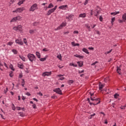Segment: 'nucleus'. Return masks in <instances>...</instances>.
<instances>
[{
	"mask_svg": "<svg viewBox=\"0 0 126 126\" xmlns=\"http://www.w3.org/2000/svg\"><path fill=\"white\" fill-rule=\"evenodd\" d=\"M28 58L30 62H33V61L36 60V57L34 56V54H29L28 55Z\"/></svg>",
	"mask_w": 126,
	"mask_h": 126,
	"instance_id": "1",
	"label": "nucleus"
},
{
	"mask_svg": "<svg viewBox=\"0 0 126 126\" xmlns=\"http://www.w3.org/2000/svg\"><path fill=\"white\" fill-rule=\"evenodd\" d=\"M23 10H25V8L24 7L18 8L15 10L12 11L13 13L16 12V13H21Z\"/></svg>",
	"mask_w": 126,
	"mask_h": 126,
	"instance_id": "2",
	"label": "nucleus"
},
{
	"mask_svg": "<svg viewBox=\"0 0 126 126\" xmlns=\"http://www.w3.org/2000/svg\"><path fill=\"white\" fill-rule=\"evenodd\" d=\"M36 3L33 4L30 8V11H34L35 9H38Z\"/></svg>",
	"mask_w": 126,
	"mask_h": 126,
	"instance_id": "3",
	"label": "nucleus"
},
{
	"mask_svg": "<svg viewBox=\"0 0 126 126\" xmlns=\"http://www.w3.org/2000/svg\"><path fill=\"white\" fill-rule=\"evenodd\" d=\"M90 98H91V100L92 101H95V102H97V101H98V102H96V103H94V105H98V104H100V103L101 102L100 101V98H97L94 99V98H93V97H92V96H91Z\"/></svg>",
	"mask_w": 126,
	"mask_h": 126,
	"instance_id": "4",
	"label": "nucleus"
},
{
	"mask_svg": "<svg viewBox=\"0 0 126 126\" xmlns=\"http://www.w3.org/2000/svg\"><path fill=\"white\" fill-rule=\"evenodd\" d=\"M54 92H56L57 94H59L60 95H63V93H62V90L60 88H56L53 90Z\"/></svg>",
	"mask_w": 126,
	"mask_h": 126,
	"instance_id": "5",
	"label": "nucleus"
},
{
	"mask_svg": "<svg viewBox=\"0 0 126 126\" xmlns=\"http://www.w3.org/2000/svg\"><path fill=\"white\" fill-rule=\"evenodd\" d=\"M66 26V23H62L61 25H60L59 27L57 28L56 30H61V29H63V27H64Z\"/></svg>",
	"mask_w": 126,
	"mask_h": 126,
	"instance_id": "6",
	"label": "nucleus"
},
{
	"mask_svg": "<svg viewBox=\"0 0 126 126\" xmlns=\"http://www.w3.org/2000/svg\"><path fill=\"white\" fill-rule=\"evenodd\" d=\"M52 74V72H45L42 74V76H50Z\"/></svg>",
	"mask_w": 126,
	"mask_h": 126,
	"instance_id": "7",
	"label": "nucleus"
},
{
	"mask_svg": "<svg viewBox=\"0 0 126 126\" xmlns=\"http://www.w3.org/2000/svg\"><path fill=\"white\" fill-rule=\"evenodd\" d=\"M53 12H55V11H54L53 9H51L48 11V12L46 14V15L47 16H49V15H51V14H52V13H53Z\"/></svg>",
	"mask_w": 126,
	"mask_h": 126,
	"instance_id": "8",
	"label": "nucleus"
},
{
	"mask_svg": "<svg viewBox=\"0 0 126 126\" xmlns=\"http://www.w3.org/2000/svg\"><path fill=\"white\" fill-rule=\"evenodd\" d=\"M77 63H78L80 67H81L83 66V61H79Z\"/></svg>",
	"mask_w": 126,
	"mask_h": 126,
	"instance_id": "9",
	"label": "nucleus"
},
{
	"mask_svg": "<svg viewBox=\"0 0 126 126\" xmlns=\"http://www.w3.org/2000/svg\"><path fill=\"white\" fill-rule=\"evenodd\" d=\"M18 66L19 67V68H21V69H23V67H24V65L22 64V63H19L18 64Z\"/></svg>",
	"mask_w": 126,
	"mask_h": 126,
	"instance_id": "10",
	"label": "nucleus"
},
{
	"mask_svg": "<svg viewBox=\"0 0 126 126\" xmlns=\"http://www.w3.org/2000/svg\"><path fill=\"white\" fill-rule=\"evenodd\" d=\"M122 19L124 22L126 21V13H125L122 16Z\"/></svg>",
	"mask_w": 126,
	"mask_h": 126,
	"instance_id": "11",
	"label": "nucleus"
},
{
	"mask_svg": "<svg viewBox=\"0 0 126 126\" xmlns=\"http://www.w3.org/2000/svg\"><path fill=\"white\" fill-rule=\"evenodd\" d=\"M16 43L19 44V45H23V42L21 41V40H19V39L16 40Z\"/></svg>",
	"mask_w": 126,
	"mask_h": 126,
	"instance_id": "12",
	"label": "nucleus"
},
{
	"mask_svg": "<svg viewBox=\"0 0 126 126\" xmlns=\"http://www.w3.org/2000/svg\"><path fill=\"white\" fill-rule=\"evenodd\" d=\"M65 7H67V5L60 6L59 8V9H65Z\"/></svg>",
	"mask_w": 126,
	"mask_h": 126,
	"instance_id": "13",
	"label": "nucleus"
},
{
	"mask_svg": "<svg viewBox=\"0 0 126 126\" xmlns=\"http://www.w3.org/2000/svg\"><path fill=\"white\" fill-rule=\"evenodd\" d=\"M17 28H18V30L19 31H20V32H21V31H23V30H22V26L21 25H19L17 26Z\"/></svg>",
	"mask_w": 126,
	"mask_h": 126,
	"instance_id": "14",
	"label": "nucleus"
},
{
	"mask_svg": "<svg viewBox=\"0 0 126 126\" xmlns=\"http://www.w3.org/2000/svg\"><path fill=\"white\" fill-rule=\"evenodd\" d=\"M79 17H82L83 18H84L86 17V14H85V13L80 14L79 15Z\"/></svg>",
	"mask_w": 126,
	"mask_h": 126,
	"instance_id": "15",
	"label": "nucleus"
},
{
	"mask_svg": "<svg viewBox=\"0 0 126 126\" xmlns=\"http://www.w3.org/2000/svg\"><path fill=\"white\" fill-rule=\"evenodd\" d=\"M83 52H84V53H86V54H88V55H89V52H88V50L86 48H83L82 49Z\"/></svg>",
	"mask_w": 126,
	"mask_h": 126,
	"instance_id": "16",
	"label": "nucleus"
},
{
	"mask_svg": "<svg viewBox=\"0 0 126 126\" xmlns=\"http://www.w3.org/2000/svg\"><path fill=\"white\" fill-rule=\"evenodd\" d=\"M24 1H25V0H20L19 2L18 3V5H21V4H23Z\"/></svg>",
	"mask_w": 126,
	"mask_h": 126,
	"instance_id": "17",
	"label": "nucleus"
},
{
	"mask_svg": "<svg viewBox=\"0 0 126 126\" xmlns=\"http://www.w3.org/2000/svg\"><path fill=\"white\" fill-rule=\"evenodd\" d=\"M115 20H116V18L113 17L112 18L111 21V23L112 25H114V22H115Z\"/></svg>",
	"mask_w": 126,
	"mask_h": 126,
	"instance_id": "18",
	"label": "nucleus"
},
{
	"mask_svg": "<svg viewBox=\"0 0 126 126\" xmlns=\"http://www.w3.org/2000/svg\"><path fill=\"white\" fill-rule=\"evenodd\" d=\"M36 55L38 59L41 58V55L40 54V53H39V52H36Z\"/></svg>",
	"mask_w": 126,
	"mask_h": 126,
	"instance_id": "19",
	"label": "nucleus"
},
{
	"mask_svg": "<svg viewBox=\"0 0 126 126\" xmlns=\"http://www.w3.org/2000/svg\"><path fill=\"white\" fill-rule=\"evenodd\" d=\"M87 101L89 103L90 105H94V106H95V103H92L91 102H90V98H88Z\"/></svg>",
	"mask_w": 126,
	"mask_h": 126,
	"instance_id": "20",
	"label": "nucleus"
},
{
	"mask_svg": "<svg viewBox=\"0 0 126 126\" xmlns=\"http://www.w3.org/2000/svg\"><path fill=\"white\" fill-rule=\"evenodd\" d=\"M119 13H120L119 11L111 13V15H117V14H119Z\"/></svg>",
	"mask_w": 126,
	"mask_h": 126,
	"instance_id": "21",
	"label": "nucleus"
},
{
	"mask_svg": "<svg viewBox=\"0 0 126 126\" xmlns=\"http://www.w3.org/2000/svg\"><path fill=\"white\" fill-rule=\"evenodd\" d=\"M66 19H68L69 20H71L72 19V15H70L68 17H66Z\"/></svg>",
	"mask_w": 126,
	"mask_h": 126,
	"instance_id": "22",
	"label": "nucleus"
},
{
	"mask_svg": "<svg viewBox=\"0 0 126 126\" xmlns=\"http://www.w3.org/2000/svg\"><path fill=\"white\" fill-rule=\"evenodd\" d=\"M53 6L54 5H53V4L51 3L48 7H46V9H47V8H52V7H53Z\"/></svg>",
	"mask_w": 126,
	"mask_h": 126,
	"instance_id": "23",
	"label": "nucleus"
},
{
	"mask_svg": "<svg viewBox=\"0 0 126 126\" xmlns=\"http://www.w3.org/2000/svg\"><path fill=\"white\" fill-rule=\"evenodd\" d=\"M35 31H37V30H36V29L30 30L29 32H30V34H33V33H34V32H35Z\"/></svg>",
	"mask_w": 126,
	"mask_h": 126,
	"instance_id": "24",
	"label": "nucleus"
},
{
	"mask_svg": "<svg viewBox=\"0 0 126 126\" xmlns=\"http://www.w3.org/2000/svg\"><path fill=\"white\" fill-rule=\"evenodd\" d=\"M117 71L118 73H119V74H121V68H120V67H119L118 66H117Z\"/></svg>",
	"mask_w": 126,
	"mask_h": 126,
	"instance_id": "25",
	"label": "nucleus"
},
{
	"mask_svg": "<svg viewBox=\"0 0 126 126\" xmlns=\"http://www.w3.org/2000/svg\"><path fill=\"white\" fill-rule=\"evenodd\" d=\"M39 24H40V22H35L33 23V26H37V25H39Z\"/></svg>",
	"mask_w": 126,
	"mask_h": 126,
	"instance_id": "26",
	"label": "nucleus"
},
{
	"mask_svg": "<svg viewBox=\"0 0 126 126\" xmlns=\"http://www.w3.org/2000/svg\"><path fill=\"white\" fill-rule=\"evenodd\" d=\"M19 58H20V59H21V60H22V61H23V62H25V60H26V59H25V57H23V56H19Z\"/></svg>",
	"mask_w": 126,
	"mask_h": 126,
	"instance_id": "27",
	"label": "nucleus"
},
{
	"mask_svg": "<svg viewBox=\"0 0 126 126\" xmlns=\"http://www.w3.org/2000/svg\"><path fill=\"white\" fill-rule=\"evenodd\" d=\"M103 87H104V85H101V83H100V84L99 85V90H101V89H103Z\"/></svg>",
	"mask_w": 126,
	"mask_h": 126,
	"instance_id": "28",
	"label": "nucleus"
},
{
	"mask_svg": "<svg viewBox=\"0 0 126 126\" xmlns=\"http://www.w3.org/2000/svg\"><path fill=\"white\" fill-rule=\"evenodd\" d=\"M12 52H13V53H14V54L15 55H17V53H18V52H17V50H15V49H13L12 50Z\"/></svg>",
	"mask_w": 126,
	"mask_h": 126,
	"instance_id": "29",
	"label": "nucleus"
},
{
	"mask_svg": "<svg viewBox=\"0 0 126 126\" xmlns=\"http://www.w3.org/2000/svg\"><path fill=\"white\" fill-rule=\"evenodd\" d=\"M69 65L71 66H74L75 67L77 66V64H74L73 63H70Z\"/></svg>",
	"mask_w": 126,
	"mask_h": 126,
	"instance_id": "30",
	"label": "nucleus"
},
{
	"mask_svg": "<svg viewBox=\"0 0 126 126\" xmlns=\"http://www.w3.org/2000/svg\"><path fill=\"white\" fill-rule=\"evenodd\" d=\"M46 59H47V57H45L44 58H41L39 59V61H40L41 62H45Z\"/></svg>",
	"mask_w": 126,
	"mask_h": 126,
	"instance_id": "31",
	"label": "nucleus"
},
{
	"mask_svg": "<svg viewBox=\"0 0 126 126\" xmlns=\"http://www.w3.org/2000/svg\"><path fill=\"white\" fill-rule=\"evenodd\" d=\"M25 84V81H24V79H22V86H23V87H24Z\"/></svg>",
	"mask_w": 126,
	"mask_h": 126,
	"instance_id": "32",
	"label": "nucleus"
},
{
	"mask_svg": "<svg viewBox=\"0 0 126 126\" xmlns=\"http://www.w3.org/2000/svg\"><path fill=\"white\" fill-rule=\"evenodd\" d=\"M15 18L16 20H20V19H21V17H20V16H18L17 17H15Z\"/></svg>",
	"mask_w": 126,
	"mask_h": 126,
	"instance_id": "33",
	"label": "nucleus"
},
{
	"mask_svg": "<svg viewBox=\"0 0 126 126\" xmlns=\"http://www.w3.org/2000/svg\"><path fill=\"white\" fill-rule=\"evenodd\" d=\"M68 83L69 84H71L73 83V80H69L68 81Z\"/></svg>",
	"mask_w": 126,
	"mask_h": 126,
	"instance_id": "34",
	"label": "nucleus"
},
{
	"mask_svg": "<svg viewBox=\"0 0 126 126\" xmlns=\"http://www.w3.org/2000/svg\"><path fill=\"white\" fill-rule=\"evenodd\" d=\"M119 95L118 94H114V98L115 99H118V97H119Z\"/></svg>",
	"mask_w": 126,
	"mask_h": 126,
	"instance_id": "35",
	"label": "nucleus"
},
{
	"mask_svg": "<svg viewBox=\"0 0 126 126\" xmlns=\"http://www.w3.org/2000/svg\"><path fill=\"white\" fill-rule=\"evenodd\" d=\"M16 18L14 17L11 21L10 22H14V21H16Z\"/></svg>",
	"mask_w": 126,
	"mask_h": 126,
	"instance_id": "36",
	"label": "nucleus"
},
{
	"mask_svg": "<svg viewBox=\"0 0 126 126\" xmlns=\"http://www.w3.org/2000/svg\"><path fill=\"white\" fill-rule=\"evenodd\" d=\"M86 27H87V29H88L89 31H90V26H88V25H85Z\"/></svg>",
	"mask_w": 126,
	"mask_h": 126,
	"instance_id": "37",
	"label": "nucleus"
},
{
	"mask_svg": "<svg viewBox=\"0 0 126 126\" xmlns=\"http://www.w3.org/2000/svg\"><path fill=\"white\" fill-rule=\"evenodd\" d=\"M42 51L43 52H49V49H47L46 48H44Z\"/></svg>",
	"mask_w": 126,
	"mask_h": 126,
	"instance_id": "38",
	"label": "nucleus"
},
{
	"mask_svg": "<svg viewBox=\"0 0 126 126\" xmlns=\"http://www.w3.org/2000/svg\"><path fill=\"white\" fill-rule=\"evenodd\" d=\"M12 110L15 111V106H14V104L13 103L12 104Z\"/></svg>",
	"mask_w": 126,
	"mask_h": 126,
	"instance_id": "39",
	"label": "nucleus"
},
{
	"mask_svg": "<svg viewBox=\"0 0 126 126\" xmlns=\"http://www.w3.org/2000/svg\"><path fill=\"white\" fill-rule=\"evenodd\" d=\"M10 68L12 70H13V71H14L15 69L14 68H13V66L12 65H10Z\"/></svg>",
	"mask_w": 126,
	"mask_h": 126,
	"instance_id": "40",
	"label": "nucleus"
},
{
	"mask_svg": "<svg viewBox=\"0 0 126 126\" xmlns=\"http://www.w3.org/2000/svg\"><path fill=\"white\" fill-rule=\"evenodd\" d=\"M95 12H96V14L94 15L95 16H96V17H98V15H99V11H96Z\"/></svg>",
	"mask_w": 126,
	"mask_h": 126,
	"instance_id": "41",
	"label": "nucleus"
},
{
	"mask_svg": "<svg viewBox=\"0 0 126 126\" xmlns=\"http://www.w3.org/2000/svg\"><path fill=\"white\" fill-rule=\"evenodd\" d=\"M19 114L21 117H24V114H23V113L20 112Z\"/></svg>",
	"mask_w": 126,
	"mask_h": 126,
	"instance_id": "42",
	"label": "nucleus"
},
{
	"mask_svg": "<svg viewBox=\"0 0 126 126\" xmlns=\"http://www.w3.org/2000/svg\"><path fill=\"white\" fill-rule=\"evenodd\" d=\"M126 106H121L120 108L122 110H125V109H126Z\"/></svg>",
	"mask_w": 126,
	"mask_h": 126,
	"instance_id": "43",
	"label": "nucleus"
},
{
	"mask_svg": "<svg viewBox=\"0 0 126 126\" xmlns=\"http://www.w3.org/2000/svg\"><path fill=\"white\" fill-rule=\"evenodd\" d=\"M13 30H15V31H17V30H18L17 27H13Z\"/></svg>",
	"mask_w": 126,
	"mask_h": 126,
	"instance_id": "44",
	"label": "nucleus"
},
{
	"mask_svg": "<svg viewBox=\"0 0 126 126\" xmlns=\"http://www.w3.org/2000/svg\"><path fill=\"white\" fill-rule=\"evenodd\" d=\"M99 20H100V21H101V22L103 21V17H102V16H100L99 17Z\"/></svg>",
	"mask_w": 126,
	"mask_h": 126,
	"instance_id": "45",
	"label": "nucleus"
},
{
	"mask_svg": "<svg viewBox=\"0 0 126 126\" xmlns=\"http://www.w3.org/2000/svg\"><path fill=\"white\" fill-rule=\"evenodd\" d=\"M96 63H98V62L96 61L94 63H93L91 65H95Z\"/></svg>",
	"mask_w": 126,
	"mask_h": 126,
	"instance_id": "46",
	"label": "nucleus"
},
{
	"mask_svg": "<svg viewBox=\"0 0 126 126\" xmlns=\"http://www.w3.org/2000/svg\"><path fill=\"white\" fill-rule=\"evenodd\" d=\"M12 73H13V72H12V71H11V72L9 74V76L10 77H12V76H13V74H12Z\"/></svg>",
	"mask_w": 126,
	"mask_h": 126,
	"instance_id": "47",
	"label": "nucleus"
},
{
	"mask_svg": "<svg viewBox=\"0 0 126 126\" xmlns=\"http://www.w3.org/2000/svg\"><path fill=\"white\" fill-rule=\"evenodd\" d=\"M13 44V43L11 42H9L7 43V45H9V46H11V45H12Z\"/></svg>",
	"mask_w": 126,
	"mask_h": 126,
	"instance_id": "48",
	"label": "nucleus"
},
{
	"mask_svg": "<svg viewBox=\"0 0 126 126\" xmlns=\"http://www.w3.org/2000/svg\"><path fill=\"white\" fill-rule=\"evenodd\" d=\"M95 32H96V34H97L98 35H100V34H101L100 32H99L98 31H96Z\"/></svg>",
	"mask_w": 126,
	"mask_h": 126,
	"instance_id": "49",
	"label": "nucleus"
},
{
	"mask_svg": "<svg viewBox=\"0 0 126 126\" xmlns=\"http://www.w3.org/2000/svg\"><path fill=\"white\" fill-rule=\"evenodd\" d=\"M23 76V75H22V74L20 73L19 74V78H22Z\"/></svg>",
	"mask_w": 126,
	"mask_h": 126,
	"instance_id": "50",
	"label": "nucleus"
},
{
	"mask_svg": "<svg viewBox=\"0 0 126 126\" xmlns=\"http://www.w3.org/2000/svg\"><path fill=\"white\" fill-rule=\"evenodd\" d=\"M24 43H25V44H27V40H26V38H24Z\"/></svg>",
	"mask_w": 126,
	"mask_h": 126,
	"instance_id": "51",
	"label": "nucleus"
},
{
	"mask_svg": "<svg viewBox=\"0 0 126 126\" xmlns=\"http://www.w3.org/2000/svg\"><path fill=\"white\" fill-rule=\"evenodd\" d=\"M57 58L59 59L60 60H62V55L58 56Z\"/></svg>",
	"mask_w": 126,
	"mask_h": 126,
	"instance_id": "52",
	"label": "nucleus"
},
{
	"mask_svg": "<svg viewBox=\"0 0 126 126\" xmlns=\"http://www.w3.org/2000/svg\"><path fill=\"white\" fill-rule=\"evenodd\" d=\"M78 72L80 74V73H83V72H84V70H83L81 71L80 70H79Z\"/></svg>",
	"mask_w": 126,
	"mask_h": 126,
	"instance_id": "53",
	"label": "nucleus"
},
{
	"mask_svg": "<svg viewBox=\"0 0 126 126\" xmlns=\"http://www.w3.org/2000/svg\"><path fill=\"white\" fill-rule=\"evenodd\" d=\"M68 33H69V32L67 31V32H63L64 35H66V34H68Z\"/></svg>",
	"mask_w": 126,
	"mask_h": 126,
	"instance_id": "54",
	"label": "nucleus"
},
{
	"mask_svg": "<svg viewBox=\"0 0 126 126\" xmlns=\"http://www.w3.org/2000/svg\"><path fill=\"white\" fill-rule=\"evenodd\" d=\"M73 33L74 34H78V32L77 31H74Z\"/></svg>",
	"mask_w": 126,
	"mask_h": 126,
	"instance_id": "55",
	"label": "nucleus"
},
{
	"mask_svg": "<svg viewBox=\"0 0 126 126\" xmlns=\"http://www.w3.org/2000/svg\"><path fill=\"white\" fill-rule=\"evenodd\" d=\"M26 95H27L28 96H30V95H31V94H30V93L28 92L26 93Z\"/></svg>",
	"mask_w": 126,
	"mask_h": 126,
	"instance_id": "56",
	"label": "nucleus"
},
{
	"mask_svg": "<svg viewBox=\"0 0 126 126\" xmlns=\"http://www.w3.org/2000/svg\"><path fill=\"white\" fill-rule=\"evenodd\" d=\"M63 79H64V77H61L59 80H63Z\"/></svg>",
	"mask_w": 126,
	"mask_h": 126,
	"instance_id": "57",
	"label": "nucleus"
},
{
	"mask_svg": "<svg viewBox=\"0 0 126 126\" xmlns=\"http://www.w3.org/2000/svg\"><path fill=\"white\" fill-rule=\"evenodd\" d=\"M57 6H55L54 8H52V9L55 11L57 9Z\"/></svg>",
	"mask_w": 126,
	"mask_h": 126,
	"instance_id": "58",
	"label": "nucleus"
},
{
	"mask_svg": "<svg viewBox=\"0 0 126 126\" xmlns=\"http://www.w3.org/2000/svg\"><path fill=\"white\" fill-rule=\"evenodd\" d=\"M87 3H88V1H87V0H86L85 3H84V5H86V4H87Z\"/></svg>",
	"mask_w": 126,
	"mask_h": 126,
	"instance_id": "59",
	"label": "nucleus"
},
{
	"mask_svg": "<svg viewBox=\"0 0 126 126\" xmlns=\"http://www.w3.org/2000/svg\"><path fill=\"white\" fill-rule=\"evenodd\" d=\"M37 94H38V95H40V96H43V94H42V93L41 92L37 93Z\"/></svg>",
	"mask_w": 126,
	"mask_h": 126,
	"instance_id": "60",
	"label": "nucleus"
},
{
	"mask_svg": "<svg viewBox=\"0 0 126 126\" xmlns=\"http://www.w3.org/2000/svg\"><path fill=\"white\" fill-rule=\"evenodd\" d=\"M89 50H92V51H93V50H94V48H93V47H89Z\"/></svg>",
	"mask_w": 126,
	"mask_h": 126,
	"instance_id": "61",
	"label": "nucleus"
},
{
	"mask_svg": "<svg viewBox=\"0 0 126 126\" xmlns=\"http://www.w3.org/2000/svg\"><path fill=\"white\" fill-rule=\"evenodd\" d=\"M84 57L82 56L79 55V59H83Z\"/></svg>",
	"mask_w": 126,
	"mask_h": 126,
	"instance_id": "62",
	"label": "nucleus"
},
{
	"mask_svg": "<svg viewBox=\"0 0 126 126\" xmlns=\"http://www.w3.org/2000/svg\"><path fill=\"white\" fill-rule=\"evenodd\" d=\"M17 110H18V111H20V110H21V107H17Z\"/></svg>",
	"mask_w": 126,
	"mask_h": 126,
	"instance_id": "63",
	"label": "nucleus"
},
{
	"mask_svg": "<svg viewBox=\"0 0 126 126\" xmlns=\"http://www.w3.org/2000/svg\"><path fill=\"white\" fill-rule=\"evenodd\" d=\"M32 107H33V109H36V104L32 105Z\"/></svg>",
	"mask_w": 126,
	"mask_h": 126,
	"instance_id": "64",
	"label": "nucleus"
}]
</instances>
